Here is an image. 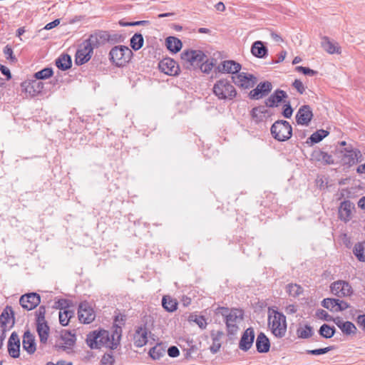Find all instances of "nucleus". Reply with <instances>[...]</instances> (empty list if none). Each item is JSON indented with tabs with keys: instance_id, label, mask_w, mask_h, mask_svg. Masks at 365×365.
I'll return each instance as SVG.
<instances>
[{
	"instance_id": "obj_1",
	"label": "nucleus",
	"mask_w": 365,
	"mask_h": 365,
	"mask_svg": "<svg viewBox=\"0 0 365 365\" xmlns=\"http://www.w3.org/2000/svg\"><path fill=\"white\" fill-rule=\"evenodd\" d=\"M216 314L224 317L228 336H235L239 331V324L243 319V312L238 309H229L219 307L215 310Z\"/></svg>"
},
{
	"instance_id": "obj_2",
	"label": "nucleus",
	"mask_w": 365,
	"mask_h": 365,
	"mask_svg": "<svg viewBox=\"0 0 365 365\" xmlns=\"http://www.w3.org/2000/svg\"><path fill=\"white\" fill-rule=\"evenodd\" d=\"M86 343L91 349H101L102 346H106L115 349L118 344V341H115L113 335L110 339L109 331L104 329L89 333L87 335Z\"/></svg>"
},
{
	"instance_id": "obj_3",
	"label": "nucleus",
	"mask_w": 365,
	"mask_h": 365,
	"mask_svg": "<svg viewBox=\"0 0 365 365\" xmlns=\"http://www.w3.org/2000/svg\"><path fill=\"white\" fill-rule=\"evenodd\" d=\"M268 327L274 336L284 337L287 332L286 317L274 308H269Z\"/></svg>"
},
{
	"instance_id": "obj_4",
	"label": "nucleus",
	"mask_w": 365,
	"mask_h": 365,
	"mask_svg": "<svg viewBox=\"0 0 365 365\" xmlns=\"http://www.w3.org/2000/svg\"><path fill=\"white\" fill-rule=\"evenodd\" d=\"M99 44L98 35L91 34L89 38L85 40L79 46L76 54V63L78 65H83L88 62L93 54V48Z\"/></svg>"
},
{
	"instance_id": "obj_5",
	"label": "nucleus",
	"mask_w": 365,
	"mask_h": 365,
	"mask_svg": "<svg viewBox=\"0 0 365 365\" xmlns=\"http://www.w3.org/2000/svg\"><path fill=\"white\" fill-rule=\"evenodd\" d=\"M213 93L219 100L232 101L237 96V91L231 81L222 78L216 81L212 88Z\"/></svg>"
},
{
	"instance_id": "obj_6",
	"label": "nucleus",
	"mask_w": 365,
	"mask_h": 365,
	"mask_svg": "<svg viewBox=\"0 0 365 365\" xmlns=\"http://www.w3.org/2000/svg\"><path fill=\"white\" fill-rule=\"evenodd\" d=\"M271 134L278 141H286L292 135V128L289 123L284 120L275 121L270 128Z\"/></svg>"
},
{
	"instance_id": "obj_7",
	"label": "nucleus",
	"mask_w": 365,
	"mask_h": 365,
	"mask_svg": "<svg viewBox=\"0 0 365 365\" xmlns=\"http://www.w3.org/2000/svg\"><path fill=\"white\" fill-rule=\"evenodd\" d=\"M132 55V51L128 46L123 45L114 46L109 53L110 60L118 67L125 65Z\"/></svg>"
},
{
	"instance_id": "obj_8",
	"label": "nucleus",
	"mask_w": 365,
	"mask_h": 365,
	"mask_svg": "<svg viewBox=\"0 0 365 365\" xmlns=\"http://www.w3.org/2000/svg\"><path fill=\"white\" fill-rule=\"evenodd\" d=\"M14 313L10 306H6L0 315V349L6 336V332L14 325Z\"/></svg>"
},
{
	"instance_id": "obj_9",
	"label": "nucleus",
	"mask_w": 365,
	"mask_h": 365,
	"mask_svg": "<svg viewBox=\"0 0 365 365\" xmlns=\"http://www.w3.org/2000/svg\"><path fill=\"white\" fill-rule=\"evenodd\" d=\"M181 59L187 68H195L199 67L200 63L205 61L206 55L200 50H187L181 53Z\"/></svg>"
},
{
	"instance_id": "obj_10",
	"label": "nucleus",
	"mask_w": 365,
	"mask_h": 365,
	"mask_svg": "<svg viewBox=\"0 0 365 365\" xmlns=\"http://www.w3.org/2000/svg\"><path fill=\"white\" fill-rule=\"evenodd\" d=\"M232 82L238 87L248 89L254 87L257 83V78L250 73L239 72L232 76Z\"/></svg>"
},
{
	"instance_id": "obj_11",
	"label": "nucleus",
	"mask_w": 365,
	"mask_h": 365,
	"mask_svg": "<svg viewBox=\"0 0 365 365\" xmlns=\"http://www.w3.org/2000/svg\"><path fill=\"white\" fill-rule=\"evenodd\" d=\"M331 292L338 297H350L353 294L351 284L344 280H337L330 285Z\"/></svg>"
},
{
	"instance_id": "obj_12",
	"label": "nucleus",
	"mask_w": 365,
	"mask_h": 365,
	"mask_svg": "<svg viewBox=\"0 0 365 365\" xmlns=\"http://www.w3.org/2000/svg\"><path fill=\"white\" fill-rule=\"evenodd\" d=\"M78 319L81 323L90 324L96 318V314L91 306L86 302H81L78 309Z\"/></svg>"
},
{
	"instance_id": "obj_13",
	"label": "nucleus",
	"mask_w": 365,
	"mask_h": 365,
	"mask_svg": "<svg viewBox=\"0 0 365 365\" xmlns=\"http://www.w3.org/2000/svg\"><path fill=\"white\" fill-rule=\"evenodd\" d=\"M61 340L62 342L57 343L55 347L58 349H62L63 351H67L71 349L76 344V334H73L71 331L62 330L60 335Z\"/></svg>"
},
{
	"instance_id": "obj_14",
	"label": "nucleus",
	"mask_w": 365,
	"mask_h": 365,
	"mask_svg": "<svg viewBox=\"0 0 365 365\" xmlns=\"http://www.w3.org/2000/svg\"><path fill=\"white\" fill-rule=\"evenodd\" d=\"M41 302V297L36 292L25 294L20 297L19 303L26 310L35 309Z\"/></svg>"
},
{
	"instance_id": "obj_15",
	"label": "nucleus",
	"mask_w": 365,
	"mask_h": 365,
	"mask_svg": "<svg viewBox=\"0 0 365 365\" xmlns=\"http://www.w3.org/2000/svg\"><path fill=\"white\" fill-rule=\"evenodd\" d=\"M272 89V85L270 82H261L250 92L249 97L254 100L261 99L267 96Z\"/></svg>"
},
{
	"instance_id": "obj_16",
	"label": "nucleus",
	"mask_w": 365,
	"mask_h": 365,
	"mask_svg": "<svg viewBox=\"0 0 365 365\" xmlns=\"http://www.w3.org/2000/svg\"><path fill=\"white\" fill-rule=\"evenodd\" d=\"M296 121L299 125H309L313 118V113L311 107L308 105H304L301 106L297 114Z\"/></svg>"
},
{
	"instance_id": "obj_17",
	"label": "nucleus",
	"mask_w": 365,
	"mask_h": 365,
	"mask_svg": "<svg viewBox=\"0 0 365 365\" xmlns=\"http://www.w3.org/2000/svg\"><path fill=\"white\" fill-rule=\"evenodd\" d=\"M158 67L162 72L170 76H176L179 73L180 71L176 62L170 58H166L160 61Z\"/></svg>"
},
{
	"instance_id": "obj_18",
	"label": "nucleus",
	"mask_w": 365,
	"mask_h": 365,
	"mask_svg": "<svg viewBox=\"0 0 365 365\" xmlns=\"http://www.w3.org/2000/svg\"><path fill=\"white\" fill-rule=\"evenodd\" d=\"M288 98L287 93L282 90L277 89L265 101V106L269 108L277 107L281 102H286L285 99Z\"/></svg>"
},
{
	"instance_id": "obj_19",
	"label": "nucleus",
	"mask_w": 365,
	"mask_h": 365,
	"mask_svg": "<svg viewBox=\"0 0 365 365\" xmlns=\"http://www.w3.org/2000/svg\"><path fill=\"white\" fill-rule=\"evenodd\" d=\"M255 339V331L253 328H247L240 339L239 348L244 351H248L252 346Z\"/></svg>"
},
{
	"instance_id": "obj_20",
	"label": "nucleus",
	"mask_w": 365,
	"mask_h": 365,
	"mask_svg": "<svg viewBox=\"0 0 365 365\" xmlns=\"http://www.w3.org/2000/svg\"><path fill=\"white\" fill-rule=\"evenodd\" d=\"M8 351L13 358H18L20 355V339L18 334L14 331L8 341Z\"/></svg>"
},
{
	"instance_id": "obj_21",
	"label": "nucleus",
	"mask_w": 365,
	"mask_h": 365,
	"mask_svg": "<svg viewBox=\"0 0 365 365\" xmlns=\"http://www.w3.org/2000/svg\"><path fill=\"white\" fill-rule=\"evenodd\" d=\"M241 65L232 60H227L222 61L217 67L220 72L237 74L241 70Z\"/></svg>"
},
{
	"instance_id": "obj_22",
	"label": "nucleus",
	"mask_w": 365,
	"mask_h": 365,
	"mask_svg": "<svg viewBox=\"0 0 365 365\" xmlns=\"http://www.w3.org/2000/svg\"><path fill=\"white\" fill-rule=\"evenodd\" d=\"M21 86L24 88L26 93L31 97L37 96L43 88V83L38 81L36 78L29 82H24Z\"/></svg>"
},
{
	"instance_id": "obj_23",
	"label": "nucleus",
	"mask_w": 365,
	"mask_h": 365,
	"mask_svg": "<svg viewBox=\"0 0 365 365\" xmlns=\"http://www.w3.org/2000/svg\"><path fill=\"white\" fill-rule=\"evenodd\" d=\"M148 329L145 326L138 327L133 336L134 345L136 347H143L148 343Z\"/></svg>"
},
{
	"instance_id": "obj_24",
	"label": "nucleus",
	"mask_w": 365,
	"mask_h": 365,
	"mask_svg": "<svg viewBox=\"0 0 365 365\" xmlns=\"http://www.w3.org/2000/svg\"><path fill=\"white\" fill-rule=\"evenodd\" d=\"M311 160L319 162L323 165H331L334 163L332 155L320 149L313 150L311 154Z\"/></svg>"
},
{
	"instance_id": "obj_25",
	"label": "nucleus",
	"mask_w": 365,
	"mask_h": 365,
	"mask_svg": "<svg viewBox=\"0 0 365 365\" xmlns=\"http://www.w3.org/2000/svg\"><path fill=\"white\" fill-rule=\"evenodd\" d=\"M22 346L23 349L29 354H32L36 351L35 337L29 330L24 334Z\"/></svg>"
},
{
	"instance_id": "obj_26",
	"label": "nucleus",
	"mask_w": 365,
	"mask_h": 365,
	"mask_svg": "<svg viewBox=\"0 0 365 365\" xmlns=\"http://www.w3.org/2000/svg\"><path fill=\"white\" fill-rule=\"evenodd\" d=\"M352 208H354V204L349 200L341 202L339 208V218L345 222L349 221L351 217Z\"/></svg>"
},
{
	"instance_id": "obj_27",
	"label": "nucleus",
	"mask_w": 365,
	"mask_h": 365,
	"mask_svg": "<svg viewBox=\"0 0 365 365\" xmlns=\"http://www.w3.org/2000/svg\"><path fill=\"white\" fill-rule=\"evenodd\" d=\"M334 322L344 334L349 335L356 332V326L351 322H343L340 317H336L334 319Z\"/></svg>"
},
{
	"instance_id": "obj_28",
	"label": "nucleus",
	"mask_w": 365,
	"mask_h": 365,
	"mask_svg": "<svg viewBox=\"0 0 365 365\" xmlns=\"http://www.w3.org/2000/svg\"><path fill=\"white\" fill-rule=\"evenodd\" d=\"M256 348L259 353H267L269 350V339L263 332H260L257 336Z\"/></svg>"
},
{
	"instance_id": "obj_29",
	"label": "nucleus",
	"mask_w": 365,
	"mask_h": 365,
	"mask_svg": "<svg viewBox=\"0 0 365 365\" xmlns=\"http://www.w3.org/2000/svg\"><path fill=\"white\" fill-rule=\"evenodd\" d=\"M210 336L212 344L210 347V350L212 354H216L221 348V339L224 336V333L222 331H212Z\"/></svg>"
},
{
	"instance_id": "obj_30",
	"label": "nucleus",
	"mask_w": 365,
	"mask_h": 365,
	"mask_svg": "<svg viewBox=\"0 0 365 365\" xmlns=\"http://www.w3.org/2000/svg\"><path fill=\"white\" fill-rule=\"evenodd\" d=\"M268 113V110L265 106H259L255 107L250 112V115L252 120L258 123L263 121L266 118V115Z\"/></svg>"
},
{
	"instance_id": "obj_31",
	"label": "nucleus",
	"mask_w": 365,
	"mask_h": 365,
	"mask_svg": "<svg viewBox=\"0 0 365 365\" xmlns=\"http://www.w3.org/2000/svg\"><path fill=\"white\" fill-rule=\"evenodd\" d=\"M322 46L323 48L330 54L341 53V48L336 42H332L330 39L324 36L322 41Z\"/></svg>"
},
{
	"instance_id": "obj_32",
	"label": "nucleus",
	"mask_w": 365,
	"mask_h": 365,
	"mask_svg": "<svg viewBox=\"0 0 365 365\" xmlns=\"http://www.w3.org/2000/svg\"><path fill=\"white\" fill-rule=\"evenodd\" d=\"M252 53L257 58H264L267 55V48L261 41H255L251 47Z\"/></svg>"
},
{
	"instance_id": "obj_33",
	"label": "nucleus",
	"mask_w": 365,
	"mask_h": 365,
	"mask_svg": "<svg viewBox=\"0 0 365 365\" xmlns=\"http://www.w3.org/2000/svg\"><path fill=\"white\" fill-rule=\"evenodd\" d=\"M361 157V151L358 149L349 150L343 155V160L346 164L352 165L358 163L359 158Z\"/></svg>"
},
{
	"instance_id": "obj_34",
	"label": "nucleus",
	"mask_w": 365,
	"mask_h": 365,
	"mask_svg": "<svg viewBox=\"0 0 365 365\" xmlns=\"http://www.w3.org/2000/svg\"><path fill=\"white\" fill-rule=\"evenodd\" d=\"M36 330L39 336L40 342L46 344L49 334V327L47 322L36 323Z\"/></svg>"
},
{
	"instance_id": "obj_35",
	"label": "nucleus",
	"mask_w": 365,
	"mask_h": 365,
	"mask_svg": "<svg viewBox=\"0 0 365 365\" xmlns=\"http://www.w3.org/2000/svg\"><path fill=\"white\" fill-rule=\"evenodd\" d=\"M71 65V58L68 54H62L56 60V66L62 71L69 69Z\"/></svg>"
},
{
	"instance_id": "obj_36",
	"label": "nucleus",
	"mask_w": 365,
	"mask_h": 365,
	"mask_svg": "<svg viewBox=\"0 0 365 365\" xmlns=\"http://www.w3.org/2000/svg\"><path fill=\"white\" fill-rule=\"evenodd\" d=\"M166 46L173 53H178L182 48L181 41L174 36H169L166 38Z\"/></svg>"
},
{
	"instance_id": "obj_37",
	"label": "nucleus",
	"mask_w": 365,
	"mask_h": 365,
	"mask_svg": "<svg viewBox=\"0 0 365 365\" xmlns=\"http://www.w3.org/2000/svg\"><path fill=\"white\" fill-rule=\"evenodd\" d=\"M178 304L177 300L168 295L163 296L162 299V306L167 312H173L175 311L178 308Z\"/></svg>"
},
{
	"instance_id": "obj_38",
	"label": "nucleus",
	"mask_w": 365,
	"mask_h": 365,
	"mask_svg": "<svg viewBox=\"0 0 365 365\" xmlns=\"http://www.w3.org/2000/svg\"><path fill=\"white\" fill-rule=\"evenodd\" d=\"M353 254L361 262H365V241L356 243L353 247Z\"/></svg>"
},
{
	"instance_id": "obj_39",
	"label": "nucleus",
	"mask_w": 365,
	"mask_h": 365,
	"mask_svg": "<svg viewBox=\"0 0 365 365\" xmlns=\"http://www.w3.org/2000/svg\"><path fill=\"white\" fill-rule=\"evenodd\" d=\"M329 132L325 130H319L314 132L312 135L308 138L307 143H317L322 141L325 137L329 135Z\"/></svg>"
},
{
	"instance_id": "obj_40",
	"label": "nucleus",
	"mask_w": 365,
	"mask_h": 365,
	"mask_svg": "<svg viewBox=\"0 0 365 365\" xmlns=\"http://www.w3.org/2000/svg\"><path fill=\"white\" fill-rule=\"evenodd\" d=\"M74 315V311L69 309H64L59 312V322L62 326L68 324L70 319Z\"/></svg>"
},
{
	"instance_id": "obj_41",
	"label": "nucleus",
	"mask_w": 365,
	"mask_h": 365,
	"mask_svg": "<svg viewBox=\"0 0 365 365\" xmlns=\"http://www.w3.org/2000/svg\"><path fill=\"white\" fill-rule=\"evenodd\" d=\"M144 39L140 34H135L130 38V46L135 50L140 49L143 46Z\"/></svg>"
},
{
	"instance_id": "obj_42",
	"label": "nucleus",
	"mask_w": 365,
	"mask_h": 365,
	"mask_svg": "<svg viewBox=\"0 0 365 365\" xmlns=\"http://www.w3.org/2000/svg\"><path fill=\"white\" fill-rule=\"evenodd\" d=\"M334 327H331L327 324H324L321 326L319 333V334L326 339L331 338L335 334Z\"/></svg>"
},
{
	"instance_id": "obj_43",
	"label": "nucleus",
	"mask_w": 365,
	"mask_h": 365,
	"mask_svg": "<svg viewBox=\"0 0 365 365\" xmlns=\"http://www.w3.org/2000/svg\"><path fill=\"white\" fill-rule=\"evenodd\" d=\"M164 354L165 349L160 344L153 346L149 351L150 356L154 360L160 359Z\"/></svg>"
},
{
	"instance_id": "obj_44",
	"label": "nucleus",
	"mask_w": 365,
	"mask_h": 365,
	"mask_svg": "<svg viewBox=\"0 0 365 365\" xmlns=\"http://www.w3.org/2000/svg\"><path fill=\"white\" fill-rule=\"evenodd\" d=\"M338 299L326 298L322 302V305L331 312H336Z\"/></svg>"
},
{
	"instance_id": "obj_45",
	"label": "nucleus",
	"mask_w": 365,
	"mask_h": 365,
	"mask_svg": "<svg viewBox=\"0 0 365 365\" xmlns=\"http://www.w3.org/2000/svg\"><path fill=\"white\" fill-rule=\"evenodd\" d=\"M286 290L289 295L293 297H298L303 291L302 288L297 284L287 285Z\"/></svg>"
},
{
	"instance_id": "obj_46",
	"label": "nucleus",
	"mask_w": 365,
	"mask_h": 365,
	"mask_svg": "<svg viewBox=\"0 0 365 365\" xmlns=\"http://www.w3.org/2000/svg\"><path fill=\"white\" fill-rule=\"evenodd\" d=\"M215 65V59L211 58L208 59L206 56L205 61L202 62L200 65L199 66V68H200L201 71L205 73H209L212 69L213 68Z\"/></svg>"
},
{
	"instance_id": "obj_47",
	"label": "nucleus",
	"mask_w": 365,
	"mask_h": 365,
	"mask_svg": "<svg viewBox=\"0 0 365 365\" xmlns=\"http://www.w3.org/2000/svg\"><path fill=\"white\" fill-rule=\"evenodd\" d=\"M297 335L302 339H308L313 335L312 327L309 325H306L304 328L297 329Z\"/></svg>"
},
{
	"instance_id": "obj_48",
	"label": "nucleus",
	"mask_w": 365,
	"mask_h": 365,
	"mask_svg": "<svg viewBox=\"0 0 365 365\" xmlns=\"http://www.w3.org/2000/svg\"><path fill=\"white\" fill-rule=\"evenodd\" d=\"M53 72L51 68H45L34 74L35 78L37 80L47 79L52 76Z\"/></svg>"
},
{
	"instance_id": "obj_49",
	"label": "nucleus",
	"mask_w": 365,
	"mask_h": 365,
	"mask_svg": "<svg viewBox=\"0 0 365 365\" xmlns=\"http://www.w3.org/2000/svg\"><path fill=\"white\" fill-rule=\"evenodd\" d=\"M190 320L195 322L201 329L206 328L207 322L203 316L191 315L190 317Z\"/></svg>"
},
{
	"instance_id": "obj_50",
	"label": "nucleus",
	"mask_w": 365,
	"mask_h": 365,
	"mask_svg": "<svg viewBox=\"0 0 365 365\" xmlns=\"http://www.w3.org/2000/svg\"><path fill=\"white\" fill-rule=\"evenodd\" d=\"M316 316L321 319H323L327 322H331L333 321L335 318H333L331 315L328 314L325 310L324 309H318L316 312Z\"/></svg>"
},
{
	"instance_id": "obj_51",
	"label": "nucleus",
	"mask_w": 365,
	"mask_h": 365,
	"mask_svg": "<svg viewBox=\"0 0 365 365\" xmlns=\"http://www.w3.org/2000/svg\"><path fill=\"white\" fill-rule=\"evenodd\" d=\"M46 308L44 306H40L36 312V323L46 322L45 320Z\"/></svg>"
},
{
	"instance_id": "obj_52",
	"label": "nucleus",
	"mask_w": 365,
	"mask_h": 365,
	"mask_svg": "<svg viewBox=\"0 0 365 365\" xmlns=\"http://www.w3.org/2000/svg\"><path fill=\"white\" fill-rule=\"evenodd\" d=\"M114 363V356L110 354H105L101 360V365H113Z\"/></svg>"
},
{
	"instance_id": "obj_53",
	"label": "nucleus",
	"mask_w": 365,
	"mask_h": 365,
	"mask_svg": "<svg viewBox=\"0 0 365 365\" xmlns=\"http://www.w3.org/2000/svg\"><path fill=\"white\" fill-rule=\"evenodd\" d=\"M295 69L298 72H301L303 74L309 76H313L317 73V71H314L308 67H304V66H297L295 68Z\"/></svg>"
},
{
	"instance_id": "obj_54",
	"label": "nucleus",
	"mask_w": 365,
	"mask_h": 365,
	"mask_svg": "<svg viewBox=\"0 0 365 365\" xmlns=\"http://www.w3.org/2000/svg\"><path fill=\"white\" fill-rule=\"evenodd\" d=\"M331 349H332L331 346H327V347L322 348V349L307 350V354H311V355H321V354H327Z\"/></svg>"
},
{
	"instance_id": "obj_55",
	"label": "nucleus",
	"mask_w": 365,
	"mask_h": 365,
	"mask_svg": "<svg viewBox=\"0 0 365 365\" xmlns=\"http://www.w3.org/2000/svg\"><path fill=\"white\" fill-rule=\"evenodd\" d=\"M4 53L6 58V59H9L12 62L16 61V58L13 55V50L10 46L6 45L4 47Z\"/></svg>"
},
{
	"instance_id": "obj_56",
	"label": "nucleus",
	"mask_w": 365,
	"mask_h": 365,
	"mask_svg": "<svg viewBox=\"0 0 365 365\" xmlns=\"http://www.w3.org/2000/svg\"><path fill=\"white\" fill-rule=\"evenodd\" d=\"M293 113V110L291 107L289 101L287 102V103L284 106L282 115L286 118H289L292 117Z\"/></svg>"
},
{
	"instance_id": "obj_57",
	"label": "nucleus",
	"mask_w": 365,
	"mask_h": 365,
	"mask_svg": "<svg viewBox=\"0 0 365 365\" xmlns=\"http://www.w3.org/2000/svg\"><path fill=\"white\" fill-rule=\"evenodd\" d=\"M292 86L300 93V94H303L304 92L305 91V88H304V86L303 84V83L300 81V80H298V79H296L293 83H292Z\"/></svg>"
},
{
	"instance_id": "obj_58",
	"label": "nucleus",
	"mask_w": 365,
	"mask_h": 365,
	"mask_svg": "<svg viewBox=\"0 0 365 365\" xmlns=\"http://www.w3.org/2000/svg\"><path fill=\"white\" fill-rule=\"evenodd\" d=\"M336 312L344 311L349 307V304L343 300H340L338 299L337 305H336Z\"/></svg>"
},
{
	"instance_id": "obj_59",
	"label": "nucleus",
	"mask_w": 365,
	"mask_h": 365,
	"mask_svg": "<svg viewBox=\"0 0 365 365\" xmlns=\"http://www.w3.org/2000/svg\"><path fill=\"white\" fill-rule=\"evenodd\" d=\"M168 354L170 357H177L180 354L179 349L175 346H171L168 349Z\"/></svg>"
},
{
	"instance_id": "obj_60",
	"label": "nucleus",
	"mask_w": 365,
	"mask_h": 365,
	"mask_svg": "<svg viewBox=\"0 0 365 365\" xmlns=\"http://www.w3.org/2000/svg\"><path fill=\"white\" fill-rule=\"evenodd\" d=\"M0 71H1L2 74L6 76V80H9L11 78V72L7 67L0 64Z\"/></svg>"
},
{
	"instance_id": "obj_61",
	"label": "nucleus",
	"mask_w": 365,
	"mask_h": 365,
	"mask_svg": "<svg viewBox=\"0 0 365 365\" xmlns=\"http://www.w3.org/2000/svg\"><path fill=\"white\" fill-rule=\"evenodd\" d=\"M358 325L365 331V314L359 315L356 319Z\"/></svg>"
},
{
	"instance_id": "obj_62",
	"label": "nucleus",
	"mask_w": 365,
	"mask_h": 365,
	"mask_svg": "<svg viewBox=\"0 0 365 365\" xmlns=\"http://www.w3.org/2000/svg\"><path fill=\"white\" fill-rule=\"evenodd\" d=\"M59 24H60V19H55L54 21L47 24L45 26L44 29L46 30H50V29H52L55 28L56 26H57Z\"/></svg>"
},
{
	"instance_id": "obj_63",
	"label": "nucleus",
	"mask_w": 365,
	"mask_h": 365,
	"mask_svg": "<svg viewBox=\"0 0 365 365\" xmlns=\"http://www.w3.org/2000/svg\"><path fill=\"white\" fill-rule=\"evenodd\" d=\"M148 23V21H139L128 22V23H126V24H125L123 25L124 26H138V25H145Z\"/></svg>"
},
{
	"instance_id": "obj_64",
	"label": "nucleus",
	"mask_w": 365,
	"mask_h": 365,
	"mask_svg": "<svg viewBox=\"0 0 365 365\" xmlns=\"http://www.w3.org/2000/svg\"><path fill=\"white\" fill-rule=\"evenodd\" d=\"M125 321V315H118L115 318V322H119L120 324H123Z\"/></svg>"
}]
</instances>
